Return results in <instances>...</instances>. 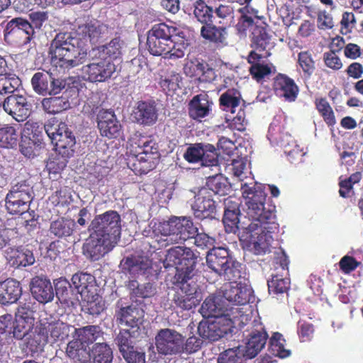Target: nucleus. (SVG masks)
Segmentation results:
<instances>
[{"mask_svg": "<svg viewBox=\"0 0 363 363\" xmlns=\"http://www.w3.org/2000/svg\"><path fill=\"white\" fill-rule=\"evenodd\" d=\"M263 220H251L247 225H242L240 240L256 255H262L270 252L273 241L272 234L279 230V225L276 215L271 211L266 213Z\"/></svg>", "mask_w": 363, "mask_h": 363, "instance_id": "3", "label": "nucleus"}, {"mask_svg": "<svg viewBox=\"0 0 363 363\" xmlns=\"http://www.w3.org/2000/svg\"><path fill=\"white\" fill-rule=\"evenodd\" d=\"M147 35H152L157 38H169L172 40H179V37H183L184 32L181 31L177 27L169 25L166 23H159L153 25Z\"/></svg>", "mask_w": 363, "mask_h": 363, "instance_id": "37", "label": "nucleus"}, {"mask_svg": "<svg viewBox=\"0 0 363 363\" xmlns=\"http://www.w3.org/2000/svg\"><path fill=\"white\" fill-rule=\"evenodd\" d=\"M18 132L15 126L10 124L4 125L0 128V147L4 148H13L18 141Z\"/></svg>", "mask_w": 363, "mask_h": 363, "instance_id": "46", "label": "nucleus"}, {"mask_svg": "<svg viewBox=\"0 0 363 363\" xmlns=\"http://www.w3.org/2000/svg\"><path fill=\"white\" fill-rule=\"evenodd\" d=\"M41 103L43 110L50 114L60 113L70 107L67 96L64 95L45 98Z\"/></svg>", "mask_w": 363, "mask_h": 363, "instance_id": "38", "label": "nucleus"}, {"mask_svg": "<svg viewBox=\"0 0 363 363\" xmlns=\"http://www.w3.org/2000/svg\"><path fill=\"white\" fill-rule=\"evenodd\" d=\"M30 290L33 297L40 303H47L54 299V289L50 280L45 277L35 276L32 278Z\"/></svg>", "mask_w": 363, "mask_h": 363, "instance_id": "23", "label": "nucleus"}, {"mask_svg": "<svg viewBox=\"0 0 363 363\" xmlns=\"http://www.w3.org/2000/svg\"><path fill=\"white\" fill-rule=\"evenodd\" d=\"M315 108L328 126L336 123V118L333 108L324 97L316 98L314 101Z\"/></svg>", "mask_w": 363, "mask_h": 363, "instance_id": "48", "label": "nucleus"}, {"mask_svg": "<svg viewBox=\"0 0 363 363\" xmlns=\"http://www.w3.org/2000/svg\"><path fill=\"white\" fill-rule=\"evenodd\" d=\"M132 337L133 335L129 330L123 329L120 330L119 333L116 336V342L121 354H123L129 350H133V347H135Z\"/></svg>", "mask_w": 363, "mask_h": 363, "instance_id": "63", "label": "nucleus"}, {"mask_svg": "<svg viewBox=\"0 0 363 363\" xmlns=\"http://www.w3.org/2000/svg\"><path fill=\"white\" fill-rule=\"evenodd\" d=\"M231 260L229 251L225 247H213L206 255L208 267L220 276L227 270Z\"/></svg>", "mask_w": 363, "mask_h": 363, "instance_id": "26", "label": "nucleus"}, {"mask_svg": "<svg viewBox=\"0 0 363 363\" xmlns=\"http://www.w3.org/2000/svg\"><path fill=\"white\" fill-rule=\"evenodd\" d=\"M51 188L56 189V191L49 197L50 201L54 206H65L70 203L72 196L66 187L61 186L60 182L54 181L52 182Z\"/></svg>", "mask_w": 363, "mask_h": 363, "instance_id": "51", "label": "nucleus"}, {"mask_svg": "<svg viewBox=\"0 0 363 363\" xmlns=\"http://www.w3.org/2000/svg\"><path fill=\"white\" fill-rule=\"evenodd\" d=\"M203 155L201 160V164L206 167H213L218 165V155L216 150L213 145H203Z\"/></svg>", "mask_w": 363, "mask_h": 363, "instance_id": "64", "label": "nucleus"}, {"mask_svg": "<svg viewBox=\"0 0 363 363\" xmlns=\"http://www.w3.org/2000/svg\"><path fill=\"white\" fill-rule=\"evenodd\" d=\"M101 331L97 325H88L75 329L73 340L79 341L86 347L93 343L100 336Z\"/></svg>", "mask_w": 363, "mask_h": 363, "instance_id": "44", "label": "nucleus"}, {"mask_svg": "<svg viewBox=\"0 0 363 363\" xmlns=\"http://www.w3.org/2000/svg\"><path fill=\"white\" fill-rule=\"evenodd\" d=\"M33 318L28 316L16 317L15 321H12L11 334L18 339H23L30 331L33 325Z\"/></svg>", "mask_w": 363, "mask_h": 363, "instance_id": "49", "label": "nucleus"}, {"mask_svg": "<svg viewBox=\"0 0 363 363\" xmlns=\"http://www.w3.org/2000/svg\"><path fill=\"white\" fill-rule=\"evenodd\" d=\"M267 338L268 335L264 328L262 330L252 331L246 345H242L247 358L252 359L256 357L266 345Z\"/></svg>", "mask_w": 363, "mask_h": 363, "instance_id": "31", "label": "nucleus"}, {"mask_svg": "<svg viewBox=\"0 0 363 363\" xmlns=\"http://www.w3.org/2000/svg\"><path fill=\"white\" fill-rule=\"evenodd\" d=\"M197 258L189 247L177 246L168 250L166 260L175 266L174 281H189L191 279Z\"/></svg>", "mask_w": 363, "mask_h": 363, "instance_id": "6", "label": "nucleus"}, {"mask_svg": "<svg viewBox=\"0 0 363 363\" xmlns=\"http://www.w3.org/2000/svg\"><path fill=\"white\" fill-rule=\"evenodd\" d=\"M2 106L6 113L16 121L21 122L30 115L31 105L24 96L13 94L4 99Z\"/></svg>", "mask_w": 363, "mask_h": 363, "instance_id": "15", "label": "nucleus"}, {"mask_svg": "<svg viewBox=\"0 0 363 363\" xmlns=\"http://www.w3.org/2000/svg\"><path fill=\"white\" fill-rule=\"evenodd\" d=\"M175 282L181 284L173 297V302L177 308L189 311L199 305L202 297L199 286L196 282Z\"/></svg>", "mask_w": 363, "mask_h": 363, "instance_id": "11", "label": "nucleus"}, {"mask_svg": "<svg viewBox=\"0 0 363 363\" xmlns=\"http://www.w3.org/2000/svg\"><path fill=\"white\" fill-rule=\"evenodd\" d=\"M44 130L54 144L55 150L63 158V166H66L67 160L73 156L74 152L73 147L76 140L72 131L64 122L47 123L44 125Z\"/></svg>", "mask_w": 363, "mask_h": 363, "instance_id": "5", "label": "nucleus"}, {"mask_svg": "<svg viewBox=\"0 0 363 363\" xmlns=\"http://www.w3.org/2000/svg\"><path fill=\"white\" fill-rule=\"evenodd\" d=\"M193 15L197 21L202 25L214 22L213 6L204 0H196L192 4Z\"/></svg>", "mask_w": 363, "mask_h": 363, "instance_id": "36", "label": "nucleus"}, {"mask_svg": "<svg viewBox=\"0 0 363 363\" xmlns=\"http://www.w3.org/2000/svg\"><path fill=\"white\" fill-rule=\"evenodd\" d=\"M242 101L240 91L235 88L228 89L218 99L220 109L231 113H235L238 108L242 107Z\"/></svg>", "mask_w": 363, "mask_h": 363, "instance_id": "33", "label": "nucleus"}, {"mask_svg": "<svg viewBox=\"0 0 363 363\" xmlns=\"http://www.w3.org/2000/svg\"><path fill=\"white\" fill-rule=\"evenodd\" d=\"M285 342L282 334L278 332L274 333L269 339V350L272 354L281 358L289 357L291 352L289 350L285 348Z\"/></svg>", "mask_w": 363, "mask_h": 363, "instance_id": "56", "label": "nucleus"}, {"mask_svg": "<svg viewBox=\"0 0 363 363\" xmlns=\"http://www.w3.org/2000/svg\"><path fill=\"white\" fill-rule=\"evenodd\" d=\"M191 207L196 219L200 220L216 219L217 204L208 189H200L194 196Z\"/></svg>", "mask_w": 363, "mask_h": 363, "instance_id": "12", "label": "nucleus"}, {"mask_svg": "<svg viewBox=\"0 0 363 363\" xmlns=\"http://www.w3.org/2000/svg\"><path fill=\"white\" fill-rule=\"evenodd\" d=\"M120 267L124 274L138 276L150 273L152 262L146 256L131 255L121 259Z\"/></svg>", "mask_w": 363, "mask_h": 363, "instance_id": "19", "label": "nucleus"}, {"mask_svg": "<svg viewBox=\"0 0 363 363\" xmlns=\"http://www.w3.org/2000/svg\"><path fill=\"white\" fill-rule=\"evenodd\" d=\"M88 230L89 238L83 245V253L89 260L98 261L117 245L121 234V216L113 210L97 215L91 220Z\"/></svg>", "mask_w": 363, "mask_h": 363, "instance_id": "1", "label": "nucleus"}, {"mask_svg": "<svg viewBox=\"0 0 363 363\" xmlns=\"http://www.w3.org/2000/svg\"><path fill=\"white\" fill-rule=\"evenodd\" d=\"M269 294H281L286 293L290 288V281L287 278H283L279 275H273L267 281Z\"/></svg>", "mask_w": 363, "mask_h": 363, "instance_id": "60", "label": "nucleus"}, {"mask_svg": "<svg viewBox=\"0 0 363 363\" xmlns=\"http://www.w3.org/2000/svg\"><path fill=\"white\" fill-rule=\"evenodd\" d=\"M159 155L158 146L151 138L143 148L134 151L128 158V164L136 174H147L154 167V160Z\"/></svg>", "mask_w": 363, "mask_h": 363, "instance_id": "8", "label": "nucleus"}, {"mask_svg": "<svg viewBox=\"0 0 363 363\" xmlns=\"http://www.w3.org/2000/svg\"><path fill=\"white\" fill-rule=\"evenodd\" d=\"M76 34L89 38L91 44H99L109 38L112 32L108 26L95 21L79 26Z\"/></svg>", "mask_w": 363, "mask_h": 363, "instance_id": "18", "label": "nucleus"}, {"mask_svg": "<svg viewBox=\"0 0 363 363\" xmlns=\"http://www.w3.org/2000/svg\"><path fill=\"white\" fill-rule=\"evenodd\" d=\"M223 298L234 305H246L252 298V289L240 284L227 283L223 286Z\"/></svg>", "mask_w": 363, "mask_h": 363, "instance_id": "22", "label": "nucleus"}, {"mask_svg": "<svg viewBox=\"0 0 363 363\" xmlns=\"http://www.w3.org/2000/svg\"><path fill=\"white\" fill-rule=\"evenodd\" d=\"M273 89L277 96L284 97L289 102L294 101L299 92L298 86L294 80L281 73L274 78Z\"/></svg>", "mask_w": 363, "mask_h": 363, "instance_id": "25", "label": "nucleus"}, {"mask_svg": "<svg viewBox=\"0 0 363 363\" xmlns=\"http://www.w3.org/2000/svg\"><path fill=\"white\" fill-rule=\"evenodd\" d=\"M157 353L161 355H177L184 352L183 335L170 328L160 329L155 337Z\"/></svg>", "mask_w": 363, "mask_h": 363, "instance_id": "10", "label": "nucleus"}, {"mask_svg": "<svg viewBox=\"0 0 363 363\" xmlns=\"http://www.w3.org/2000/svg\"><path fill=\"white\" fill-rule=\"evenodd\" d=\"M213 11L214 15V22L219 24H227L234 18V8L230 4L219 3L217 5L213 6Z\"/></svg>", "mask_w": 363, "mask_h": 363, "instance_id": "52", "label": "nucleus"}, {"mask_svg": "<svg viewBox=\"0 0 363 363\" xmlns=\"http://www.w3.org/2000/svg\"><path fill=\"white\" fill-rule=\"evenodd\" d=\"M135 121L143 126H152L158 118V110L155 101H139L133 111Z\"/></svg>", "mask_w": 363, "mask_h": 363, "instance_id": "24", "label": "nucleus"}, {"mask_svg": "<svg viewBox=\"0 0 363 363\" xmlns=\"http://www.w3.org/2000/svg\"><path fill=\"white\" fill-rule=\"evenodd\" d=\"M30 203L21 199H15L9 194L6 196V208L8 212L12 215H23L29 209Z\"/></svg>", "mask_w": 363, "mask_h": 363, "instance_id": "59", "label": "nucleus"}, {"mask_svg": "<svg viewBox=\"0 0 363 363\" xmlns=\"http://www.w3.org/2000/svg\"><path fill=\"white\" fill-rule=\"evenodd\" d=\"M297 63L302 70L304 78H311L315 70V62L312 53L308 50L300 52L298 54Z\"/></svg>", "mask_w": 363, "mask_h": 363, "instance_id": "55", "label": "nucleus"}, {"mask_svg": "<svg viewBox=\"0 0 363 363\" xmlns=\"http://www.w3.org/2000/svg\"><path fill=\"white\" fill-rule=\"evenodd\" d=\"M72 283L83 301L89 303L95 300L96 283L92 274L82 272L75 273L72 277Z\"/></svg>", "mask_w": 363, "mask_h": 363, "instance_id": "16", "label": "nucleus"}, {"mask_svg": "<svg viewBox=\"0 0 363 363\" xmlns=\"http://www.w3.org/2000/svg\"><path fill=\"white\" fill-rule=\"evenodd\" d=\"M45 146L43 140H31L26 138H21L20 144L21 152L27 158H33L40 154V151Z\"/></svg>", "mask_w": 363, "mask_h": 363, "instance_id": "54", "label": "nucleus"}, {"mask_svg": "<svg viewBox=\"0 0 363 363\" xmlns=\"http://www.w3.org/2000/svg\"><path fill=\"white\" fill-rule=\"evenodd\" d=\"M7 194L31 203L33 199V190L27 180L21 181L14 184Z\"/></svg>", "mask_w": 363, "mask_h": 363, "instance_id": "50", "label": "nucleus"}, {"mask_svg": "<svg viewBox=\"0 0 363 363\" xmlns=\"http://www.w3.org/2000/svg\"><path fill=\"white\" fill-rule=\"evenodd\" d=\"M51 73L46 71L37 72L31 78V85L35 93L46 96L49 93Z\"/></svg>", "mask_w": 363, "mask_h": 363, "instance_id": "47", "label": "nucleus"}, {"mask_svg": "<svg viewBox=\"0 0 363 363\" xmlns=\"http://www.w3.org/2000/svg\"><path fill=\"white\" fill-rule=\"evenodd\" d=\"M86 54V42L76 33H57L49 48L51 63L56 67L70 69L78 66L80 59Z\"/></svg>", "mask_w": 363, "mask_h": 363, "instance_id": "2", "label": "nucleus"}, {"mask_svg": "<svg viewBox=\"0 0 363 363\" xmlns=\"http://www.w3.org/2000/svg\"><path fill=\"white\" fill-rule=\"evenodd\" d=\"M201 189H208L213 194L218 196H225L230 189L227 179L222 174H216L209 177L207 179L206 187Z\"/></svg>", "mask_w": 363, "mask_h": 363, "instance_id": "43", "label": "nucleus"}, {"mask_svg": "<svg viewBox=\"0 0 363 363\" xmlns=\"http://www.w3.org/2000/svg\"><path fill=\"white\" fill-rule=\"evenodd\" d=\"M88 57L91 62L83 67L84 72L88 76L89 81L91 82H104L110 79L116 71V65L113 62L106 59L96 60L88 52Z\"/></svg>", "mask_w": 363, "mask_h": 363, "instance_id": "14", "label": "nucleus"}, {"mask_svg": "<svg viewBox=\"0 0 363 363\" xmlns=\"http://www.w3.org/2000/svg\"><path fill=\"white\" fill-rule=\"evenodd\" d=\"M22 295V286L20 281L8 278L0 281V303L9 305L16 303Z\"/></svg>", "mask_w": 363, "mask_h": 363, "instance_id": "29", "label": "nucleus"}, {"mask_svg": "<svg viewBox=\"0 0 363 363\" xmlns=\"http://www.w3.org/2000/svg\"><path fill=\"white\" fill-rule=\"evenodd\" d=\"M223 304L217 297H207L201 305L200 313L204 318H218L223 314Z\"/></svg>", "mask_w": 363, "mask_h": 363, "instance_id": "41", "label": "nucleus"}, {"mask_svg": "<svg viewBox=\"0 0 363 363\" xmlns=\"http://www.w3.org/2000/svg\"><path fill=\"white\" fill-rule=\"evenodd\" d=\"M225 28L216 26L214 22L203 24L201 28V37L210 42L216 43H223L225 39Z\"/></svg>", "mask_w": 363, "mask_h": 363, "instance_id": "42", "label": "nucleus"}, {"mask_svg": "<svg viewBox=\"0 0 363 363\" xmlns=\"http://www.w3.org/2000/svg\"><path fill=\"white\" fill-rule=\"evenodd\" d=\"M174 40L169 38H163V37L157 38L152 35L147 34V45L150 54L155 56H160L169 54L171 49L174 48Z\"/></svg>", "mask_w": 363, "mask_h": 363, "instance_id": "34", "label": "nucleus"}, {"mask_svg": "<svg viewBox=\"0 0 363 363\" xmlns=\"http://www.w3.org/2000/svg\"><path fill=\"white\" fill-rule=\"evenodd\" d=\"M93 363H111L113 352L106 343H96L91 350Z\"/></svg>", "mask_w": 363, "mask_h": 363, "instance_id": "53", "label": "nucleus"}, {"mask_svg": "<svg viewBox=\"0 0 363 363\" xmlns=\"http://www.w3.org/2000/svg\"><path fill=\"white\" fill-rule=\"evenodd\" d=\"M228 324H230V322L225 324L222 317H218L209 322L201 323L198 327V333L203 339L217 341L233 332L230 330V325Z\"/></svg>", "mask_w": 363, "mask_h": 363, "instance_id": "20", "label": "nucleus"}, {"mask_svg": "<svg viewBox=\"0 0 363 363\" xmlns=\"http://www.w3.org/2000/svg\"><path fill=\"white\" fill-rule=\"evenodd\" d=\"M43 129L44 126L43 127L42 124H40L38 122L28 121L24 123L23 128L21 133V138H26L34 140H37V139L43 140Z\"/></svg>", "mask_w": 363, "mask_h": 363, "instance_id": "61", "label": "nucleus"}, {"mask_svg": "<svg viewBox=\"0 0 363 363\" xmlns=\"http://www.w3.org/2000/svg\"><path fill=\"white\" fill-rule=\"evenodd\" d=\"M213 104L206 92L195 95L188 104L189 117L194 121H202L203 118L211 114Z\"/></svg>", "mask_w": 363, "mask_h": 363, "instance_id": "21", "label": "nucleus"}, {"mask_svg": "<svg viewBox=\"0 0 363 363\" xmlns=\"http://www.w3.org/2000/svg\"><path fill=\"white\" fill-rule=\"evenodd\" d=\"M247 354L242 345L229 348L222 352L218 358V363H244L247 359Z\"/></svg>", "mask_w": 363, "mask_h": 363, "instance_id": "45", "label": "nucleus"}, {"mask_svg": "<svg viewBox=\"0 0 363 363\" xmlns=\"http://www.w3.org/2000/svg\"><path fill=\"white\" fill-rule=\"evenodd\" d=\"M35 31L26 19L17 17L9 21L4 30V40L10 44L25 45L30 42Z\"/></svg>", "mask_w": 363, "mask_h": 363, "instance_id": "9", "label": "nucleus"}, {"mask_svg": "<svg viewBox=\"0 0 363 363\" xmlns=\"http://www.w3.org/2000/svg\"><path fill=\"white\" fill-rule=\"evenodd\" d=\"M6 257L14 268L29 267L35 262L33 251L23 246L9 247L6 250Z\"/></svg>", "mask_w": 363, "mask_h": 363, "instance_id": "28", "label": "nucleus"}, {"mask_svg": "<svg viewBox=\"0 0 363 363\" xmlns=\"http://www.w3.org/2000/svg\"><path fill=\"white\" fill-rule=\"evenodd\" d=\"M39 342L43 345L63 341L69 336V327L61 321L40 323L35 328Z\"/></svg>", "mask_w": 363, "mask_h": 363, "instance_id": "13", "label": "nucleus"}, {"mask_svg": "<svg viewBox=\"0 0 363 363\" xmlns=\"http://www.w3.org/2000/svg\"><path fill=\"white\" fill-rule=\"evenodd\" d=\"M240 213L224 212L222 221L226 233L235 234L240 228V225L241 228L242 225H245L244 223L240 222Z\"/></svg>", "mask_w": 363, "mask_h": 363, "instance_id": "62", "label": "nucleus"}, {"mask_svg": "<svg viewBox=\"0 0 363 363\" xmlns=\"http://www.w3.org/2000/svg\"><path fill=\"white\" fill-rule=\"evenodd\" d=\"M241 191L249 220H263L268 211L276 215L275 206L268 205L266 207L267 194L264 184L257 182L245 183L241 185Z\"/></svg>", "mask_w": 363, "mask_h": 363, "instance_id": "4", "label": "nucleus"}, {"mask_svg": "<svg viewBox=\"0 0 363 363\" xmlns=\"http://www.w3.org/2000/svg\"><path fill=\"white\" fill-rule=\"evenodd\" d=\"M271 36L266 27L256 26L253 28L251 36V47L258 52L267 51L270 43Z\"/></svg>", "mask_w": 363, "mask_h": 363, "instance_id": "39", "label": "nucleus"}, {"mask_svg": "<svg viewBox=\"0 0 363 363\" xmlns=\"http://www.w3.org/2000/svg\"><path fill=\"white\" fill-rule=\"evenodd\" d=\"M157 230L164 235L169 236V240L176 243H182L192 238L198 232L191 217H172L168 220L159 223Z\"/></svg>", "mask_w": 363, "mask_h": 363, "instance_id": "7", "label": "nucleus"}, {"mask_svg": "<svg viewBox=\"0 0 363 363\" xmlns=\"http://www.w3.org/2000/svg\"><path fill=\"white\" fill-rule=\"evenodd\" d=\"M122 41L120 38H113L108 43L93 48L91 55L96 60L106 59L113 62V60L121 55Z\"/></svg>", "mask_w": 363, "mask_h": 363, "instance_id": "30", "label": "nucleus"}, {"mask_svg": "<svg viewBox=\"0 0 363 363\" xmlns=\"http://www.w3.org/2000/svg\"><path fill=\"white\" fill-rule=\"evenodd\" d=\"M116 307L118 309L115 312V318L118 323L138 328V324L143 318L141 310L133 305L123 306L119 301L117 302Z\"/></svg>", "mask_w": 363, "mask_h": 363, "instance_id": "27", "label": "nucleus"}, {"mask_svg": "<svg viewBox=\"0 0 363 363\" xmlns=\"http://www.w3.org/2000/svg\"><path fill=\"white\" fill-rule=\"evenodd\" d=\"M241 306L234 304L229 306L228 304L223 308L224 313L222 315V319H223L225 324L230 322L229 325L232 331L236 326H240L243 323L244 319H247L243 308Z\"/></svg>", "mask_w": 363, "mask_h": 363, "instance_id": "35", "label": "nucleus"}, {"mask_svg": "<svg viewBox=\"0 0 363 363\" xmlns=\"http://www.w3.org/2000/svg\"><path fill=\"white\" fill-rule=\"evenodd\" d=\"M55 294L57 298L63 303H67L72 299V285L69 281L64 277H60L54 281Z\"/></svg>", "mask_w": 363, "mask_h": 363, "instance_id": "57", "label": "nucleus"}, {"mask_svg": "<svg viewBox=\"0 0 363 363\" xmlns=\"http://www.w3.org/2000/svg\"><path fill=\"white\" fill-rule=\"evenodd\" d=\"M75 228L76 223L74 220L61 217L50 223L49 231L54 238L66 239L73 235Z\"/></svg>", "mask_w": 363, "mask_h": 363, "instance_id": "32", "label": "nucleus"}, {"mask_svg": "<svg viewBox=\"0 0 363 363\" xmlns=\"http://www.w3.org/2000/svg\"><path fill=\"white\" fill-rule=\"evenodd\" d=\"M66 353L75 363H86L91 357L86 345L73 340L67 344Z\"/></svg>", "mask_w": 363, "mask_h": 363, "instance_id": "40", "label": "nucleus"}, {"mask_svg": "<svg viewBox=\"0 0 363 363\" xmlns=\"http://www.w3.org/2000/svg\"><path fill=\"white\" fill-rule=\"evenodd\" d=\"M97 123L101 136L108 139L120 136L122 126L113 111L100 110L97 114Z\"/></svg>", "mask_w": 363, "mask_h": 363, "instance_id": "17", "label": "nucleus"}, {"mask_svg": "<svg viewBox=\"0 0 363 363\" xmlns=\"http://www.w3.org/2000/svg\"><path fill=\"white\" fill-rule=\"evenodd\" d=\"M21 84L20 79L7 70L0 75V94L13 93Z\"/></svg>", "mask_w": 363, "mask_h": 363, "instance_id": "58", "label": "nucleus"}]
</instances>
